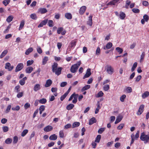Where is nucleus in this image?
I'll return each mask as SVG.
<instances>
[{"instance_id":"obj_5","label":"nucleus","mask_w":149,"mask_h":149,"mask_svg":"<svg viewBox=\"0 0 149 149\" xmlns=\"http://www.w3.org/2000/svg\"><path fill=\"white\" fill-rule=\"evenodd\" d=\"M24 66V64L23 63H19L16 67L15 72H17L20 71L23 69Z\"/></svg>"},{"instance_id":"obj_37","label":"nucleus","mask_w":149,"mask_h":149,"mask_svg":"<svg viewBox=\"0 0 149 149\" xmlns=\"http://www.w3.org/2000/svg\"><path fill=\"white\" fill-rule=\"evenodd\" d=\"M145 56V53L144 52H143L141 55V58L140 61V62H142Z\"/></svg>"},{"instance_id":"obj_7","label":"nucleus","mask_w":149,"mask_h":149,"mask_svg":"<svg viewBox=\"0 0 149 149\" xmlns=\"http://www.w3.org/2000/svg\"><path fill=\"white\" fill-rule=\"evenodd\" d=\"M120 0H113L109 2L107 4V6H108L109 5H114L115 4L118 2ZM107 6L105 8H107Z\"/></svg>"},{"instance_id":"obj_12","label":"nucleus","mask_w":149,"mask_h":149,"mask_svg":"<svg viewBox=\"0 0 149 149\" xmlns=\"http://www.w3.org/2000/svg\"><path fill=\"white\" fill-rule=\"evenodd\" d=\"M53 129V127L51 125H48L44 128V130L45 132H49Z\"/></svg>"},{"instance_id":"obj_41","label":"nucleus","mask_w":149,"mask_h":149,"mask_svg":"<svg viewBox=\"0 0 149 149\" xmlns=\"http://www.w3.org/2000/svg\"><path fill=\"white\" fill-rule=\"evenodd\" d=\"M10 0H4L3 1V3L5 6H6L10 2Z\"/></svg>"},{"instance_id":"obj_39","label":"nucleus","mask_w":149,"mask_h":149,"mask_svg":"<svg viewBox=\"0 0 149 149\" xmlns=\"http://www.w3.org/2000/svg\"><path fill=\"white\" fill-rule=\"evenodd\" d=\"M12 139L10 138H7L5 141V143L7 144H9L11 143Z\"/></svg>"},{"instance_id":"obj_35","label":"nucleus","mask_w":149,"mask_h":149,"mask_svg":"<svg viewBox=\"0 0 149 149\" xmlns=\"http://www.w3.org/2000/svg\"><path fill=\"white\" fill-rule=\"evenodd\" d=\"M34 62V61L33 60H29L27 61V66H29L32 65Z\"/></svg>"},{"instance_id":"obj_38","label":"nucleus","mask_w":149,"mask_h":149,"mask_svg":"<svg viewBox=\"0 0 149 149\" xmlns=\"http://www.w3.org/2000/svg\"><path fill=\"white\" fill-rule=\"evenodd\" d=\"M80 123L78 122H75L73 123L72 128H74L79 126L80 125Z\"/></svg>"},{"instance_id":"obj_60","label":"nucleus","mask_w":149,"mask_h":149,"mask_svg":"<svg viewBox=\"0 0 149 149\" xmlns=\"http://www.w3.org/2000/svg\"><path fill=\"white\" fill-rule=\"evenodd\" d=\"M30 107V104L28 103H26L24 105V107L25 109H27Z\"/></svg>"},{"instance_id":"obj_61","label":"nucleus","mask_w":149,"mask_h":149,"mask_svg":"<svg viewBox=\"0 0 149 149\" xmlns=\"http://www.w3.org/2000/svg\"><path fill=\"white\" fill-rule=\"evenodd\" d=\"M37 51L38 53L41 54L42 53V50L40 47H38L37 48Z\"/></svg>"},{"instance_id":"obj_27","label":"nucleus","mask_w":149,"mask_h":149,"mask_svg":"<svg viewBox=\"0 0 149 149\" xmlns=\"http://www.w3.org/2000/svg\"><path fill=\"white\" fill-rule=\"evenodd\" d=\"M13 18V17L12 15H9L6 19V21L8 23L12 21Z\"/></svg>"},{"instance_id":"obj_57","label":"nucleus","mask_w":149,"mask_h":149,"mask_svg":"<svg viewBox=\"0 0 149 149\" xmlns=\"http://www.w3.org/2000/svg\"><path fill=\"white\" fill-rule=\"evenodd\" d=\"M126 96L125 95H122L120 97V100L123 102L124 101V99L126 98Z\"/></svg>"},{"instance_id":"obj_6","label":"nucleus","mask_w":149,"mask_h":149,"mask_svg":"<svg viewBox=\"0 0 149 149\" xmlns=\"http://www.w3.org/2000/svg\"><path fill=\"white\" fill-rule=\"evenodd\" d=\"M144 106L143 105H141L139 108V110L137 113V114L138 115H140L143 111Z\"/></svg>"},{"instance_id":"obj_64","label":"nucleus","mask_w":149,"mask_h":149,"mask_svg":"<svg viewBox=\"0 0 149 149\" xmlns=\"http://www.w3.org/2000/svg\"><path fill=\"white\" fill-rule=\"evenodd\" d=\"M143 5L145 6H147L149 5V3L148 2L146 1H143L142 2Z\"/></svg>"},{"instance_id":"obj_58","label":"nucleus","mask_w":149,"mask_h":149,"mask_svg":"<svg viewBox=\"0 0 149 149\" xmlns=\"http://www.w3.org/2000/svg\"><path fill=\"white\" fill-rule=\"evenodd\" d=\"M126 92L128 93H130L132 91V89L131 87H128L126 89Z\"/></svg>"},{"instance_id":"obj_50","label":"nucleus","mask_w":149,"mask_h":149,"mask_svg":"<svg viewBox=\"0 0 149 149\" xmlns=\"http://www.w3.org/2000/svg\"><path fill=\"white\" fill-rule=\"evenodd\" d=\"M63 30V28L62 27H59L57 29V33L60 34Z\"/></svg>"},{"instance_id":"obj_44","label":"nucleus","mask_w":149,"mask_h":149,"mask_svg":"<svg viewBox=\"0 0 149 149\" xmlns=\"http://www.w3.org/2000/svg\"><path fill=\"white\" fill-rule=\"evenodd\" d=\"M48 25L49 26L52 27L54 25V23L52 20H50L48 22Z\"/></svg>"},{"instance_id":"obj_54","label":"nucleus","mask_w":149,"mask_h":149,"mask_svg":"<svg viewBox=\"0 0 149 149\" xmlns=\"http://www.w3.org/2000/svg\"><path fill=\"white\" fill-rule=\"evenodd\" d=\"M143 19H144L146 22H148L149 20V17L148 16L146 15H144L143 16Z\"/></svg>"},{"instance_id":"obj_17","label":"nucleus","mask_w":149,"mask_h":149,"mask_svg":"<svg viewBox=\"0 0 149 149\" xmlns=\"http://www.w3.org/2000/svg\"><path fill=\"white\" fill-rule=\"evenodd\" d=\"M123 116L121 115H119L117 117L116 119L115 122V123L116 124L120 122L123 118Z\"/></svg>"},{"instance_id":"obj_46","label":"nucleus","mask_w":149,"mask_h":149,"mask_svg":"<svg viewBox=\"0 0 149 149\" xmlns=\"http://www.w3.org/2000/svg\"><path fill=\"white\" fill-rule=\"evenodd\" d=\"M137 63L136 62H135L134 63L131 69V71L132 72L133 71L135 70V69L137 66Z\"/></svg>"},{"instance_id":"obj_55","label":"nucleus","mask_w":149,"mask_h":149,"mask_svg":"<svg viewBox=\"0 0 149 149\" xmlns=\"http://www.w3.org/2000/svg\"><path fill=\"white\" fill-rule=\"evenodd\" d=\"M100 53V49L99 47H97L96 52V54L97 55H98Z\"/></svg>"},{"instance_id":"obj_30","label":"nucleus","mask_w":149,"mask_h":149,"mask_svg":"<svg viewBox=\"0 0 149 149\" xmlns=\"http://www.w3.org/2000/svg\"><path fill=\"white\" fill-rule=\"evenodd\" d=\"M91 86L90 85H86L84 86L81 89V91L82 92H83L87 90L90 88Z\"/></svg>"},{"instance_id":"obj_20","label":"nucleus","mask_w":149,"mask_h":149,"mask_svg":"<svg viewBox=\"0 0 149 149\" xmlns=\"http://www.w3.org/2000/svg\"><path fill=\"white\" fill-rule=\"evenodd\" d=\"M119 17L121 19H125L126 17L125 14L123 12H120Z\"/></svg>"},{"instance_id":"obj_28","label":"nucleus","mask_w":149,"mask_h":149,"mask_svg":"<svg viewBox=\"0 0 149 149\" xmlns=\"http://www.w3.org/2000/svg\"><path fill=\"white\" fill-rule=\"evenodd\" d=\"M48 60V57L47 56H44L42 59V64L43 65H45L47 63Z\"/></svg>"},{"instance_id":"obj_22","label":"nucleus","mask_w":149,"mask_h":149,"mask_svg":"<svg viewBox=\"0 0 149 149\" xmlns=\"http://www.w3.org/2000/svg\"><path fill=\"white\" fill-rule=\"evenodd\" d=\"M57 138V136L55 134H54L50 136L49 139L50 140L54 141L56 140Z\"/></svg>"},{"instance_id":"obj_32","label":"nucleus","mask_w":149,"mask_h":149,"mask_svg":"<svg viewBox=\"0 0 149 149\" xmlns=\"http://www.w3.org/2000/svg\"><path fill=\"white\" fill-rule=\"evenodd\" d=\"M74 105L72 104H70L68 105L66 107V109L68 110H70L72 109L74 107Z\"/></svg>"},{"instance_id":"obj_14","label":"nucleus","mask_w":149,"mask_h":149,"mask_svg":"<svg viewBox=\"0 0 149 149\" xmlns=\"http://www.w3.org/2000/svg\"><path fill=\"white\" fill-rule=\"evenodd\" d=\"M77 42V40L75 39L72 40L70 42V47L72 49L74 48L76 45Z\"/></svg>"},{"instance_id":"obj_8","label":"nucleus","mask_w":149,"mask_h":149,"mask_svg":"<svg viewBox=\"0 0 149 149\" xmlns=\"http://www.w3.org/2000/svg\"><path fill=\"white\" fill-rule=\"evenodd\" d=\"M13 68V66H11L10 64L9 63H7L6 64L5 68L8 69L9 71H11Z\"/></svg>"},{"instance_id":"obj_24","label":"nucleus","mask_w":149,"mask_h":149,"mask_svg":"<svg viewBox=\"0 0 149 149\" xmlns=\"http://www.w3.org/2000/svg\"><path fill=\"white\" fill-rule=\"evenodd\" d=\"M100 103L99 102H98L97 103V107L96 108L95 111V113L97 114L99 112V109H100L101 107L100 106Z\"/></svg>"},{"instance_id":"obj_36","label":"nucleus","mask_w":149,"mask_h":149,"mask_svg":"<svg viewBox=\"0 0 149 149\" xmlns=\"http://www.w3.org/2000/svg\"><path fill=\"white\" fill-rule=\"evenodd\" d=\"M39 102L41 104H44L47 102V100L45 98H42L39 100Z\"/></svg>"},{"instance_id":"obj_52","label":"nucleus","mask_w":149,"mask_h":149,"mask_svg":"<svg viewBox=\"0 0 149 149\" xmlns=\"http://www.w3.org/2000/svg\"><path fill=\"white\" fill-rule=\"evenodd\" d=\"M18 141V137L17 136H15L13 138V143L14 144L16 143Z\"/></svg>"},{"instance_id":"obj_49","label":"nucleus","mask_w":149,"mask_h":149,"mask_svg":"<svg viewBox=\"0 0 149 149\" xmlns=\"http://www.w3.org/2000/svg\"><path fill=\"white\" fill-rule=\"evenodd\" d=\"M68 95V93H65L64 94H63L62 96L60 98V100L61 101H63L64 100V99Z\"/></svg>"},{"instance_id":"obj_19","label":"nucleus","mask_w":149,"mask_h":149,"mask_svg":"<svg viewBox=\"0 0 149 149\" xmlns=\"http://www.w3.org/2000/svg\"><path fill=\"white\" fill-rule=\"evenodd\" d=\"M96 122V120L94 117L91 118L89 120V124L91 125Z\"/></svg>"},{"instance_id":"obj_1","label":"nucleus","mask_w":149,"mask_h":149,"mask_svg":"<svg viewBox=\"0 0 149 149\" xmlns=\"http://www.w3.org/2000/svg\"><path fill=\"white\" fill-rule=\"evenodd\" d=\"M58 64L57 63H54L52 66V71L53 72L55 73L56 74H60L63 69L62 67H58Z\"/></svg>"},{"instance_id":"obj_43","label":"nucleus","mask_w":149,"mask_h":149,"mask_svg":"<svg viewBox=\"0 0 149 149\" xmlns=\"http://www.w3.org/2000/svg\"><path fill=\"white\" fill-rule=\"evenodd\" d=\"M116 49L119 54L122 53L123 51V49L119 47H117Z\"/></svg>"},{"instance_id":"obj_10","label":"nucleus","mask_w":149,"mask_h":149,"mask_svg":"<svg viewBox=\"0 0 149 149\" xmlns=\"http://www.w3.org/2000/svg\"><path fill=\"white\" fill-rule=\"evenodd\" d=\"M47 11L46 8H40L38 9V13H40L41 14H44L47 12Z\"/></svg>"},{"instance_id":"obj_59","label":"nucleus","mask_w":149,"mask_h":149,"mask_svg":"<svg viewBox=\"0 0 149 149\" xmlns=\"http://www.w3.org/2000/svg\"><path fill=\"white\" fill-rule=\"evenodd\" d=\"M124 126V124L122 123L117 128L119 130L122 129Z\"/></svg>"},{"instance_id":"obj_16","label":"nucleus","mask_w":149,"mask_h":149,"mask_svg":"<svg viewBox=\"0 0 149 149\" xmlns=\"http://www.w3.org/2000/svg\"><path fill=\"white\" fill-rule=\"evenodd\" d=\"M33 68L32 67L29 66L26 68L25 71L26 73L29 74L33 71Z\"/></svg>"},{"instance_id":"obj_34","label":"nucleus","mask_w":149,"mask_h":149,"mask_svg":"<svg viewBox=\"0 0 149 149\" xmlns=\"http://www.w3.org/2000/svg\"><path fill=\"white\" fill-rule=\"evenodd\" d=\"M78 96V94H76V95H75V96H74V98H73V100H72V102L74 104H75L77 101V98Z\"/></svg>"},{"instance_id":"obj_45","label":"nucleus","mask_w":149,"mask_h":149,"mask_svg":"<svg viewBox=\"0 0 149 149\" xmlns=\"http://www.w3.org/2000/svg\"><path fill=\"white\" fill-rule=\"evenodd\" d=\"M101 138V135H100V134L98 135L97 136L96 138V139L95 141L96 142H97V143H99L100 141Z\"/></svg>"},{"instance_id":"obj_18","label":"nucleus","mask_w":149,"mask_h":149,"mask_svg":"<svg viewBox=\"0 0 149 149\" xmlns=\"http://www.w3.org/2000/svg\"><path fill=\"white\" fill-rule=\"evenodd\" d=\"M113 46L112 43L111 42H109L107 44L106 47L104 48V49H109L111 48Z\"/></svg>"},{"instance_id":"obj_3","label":"nucleus","mask_w":149,"mask_h":149,"mask_svg":"<svg viewBox=\"0 0 149 149\" xmlns=\"http://www.w3.org/2000/svg\"><path fill=\"white\" fill-rule=\"evenodd\" d=\"M81 61H79L77 63L72 65L70 68L71 72L72 73H74L76 72L78 68L81 65Z\"/></svg>"},{"instance_id":"obj_23","label":"nucleus","mask_w":149,"mask_h":149,"mask_svg":"<svg viewBox=\"0 0 149 149\" xmlns=\"http://www.w3.org/2000/svg\"><path fill=\"white\" fill-rule=\"evenodd\" d=\"M40 89V85L39 84H36L34 87L33 90L35 91H37Z\"/></svg>"},{"instance_id":"obj_51","label":"nucleus","mask_w":149,"mask_h":149,"mask_svg":"<svg viewBox=\"0 0 149 149\" xmlns=\"http://www.w3.org/2000/svg\"><path fill=\"white\" fill-rule=\"evenodd\" d=\"M109 88V85L107 84L104 85L103 87L104 90L105 91H107Z\"/></svg>"},{"instance_id":"obj_4","label":"nucleus","mask_w":149,"mask_h":149,"mask_svg":"<svg viewBox=\"0 0 149 149\" xmlns=\"http://www.w3.org/2000/svg\"><path fill=\"white\" fill-rule=\"evenodd\" d=\"M106 69L107 73L110 74L113 73L114 71L113 68L109 65H107L106 66Z\"/></svg>"},{"instance_id":"obj_62","label":"nucleus","mask_w":149,"mask_h":149,"mask_svg":"<svg viewBox=\"0 0 149 149\" xmlns=\"http://www.w3.org/2000/svg\"><path fill=\"white\" fill-rule=\"evenodd\" d=\"M11 105H9L7 108L6 111V113H7L8 112H9L10 109L11 108Z\"/></svg>"},{"instance_id":"obj_33","label":"nucleus","mask_w":149,"mask_h":149,"mask_svg":"<svg viewBox=\"0 0 149 149\" xmlns=\"http://www.w3.org/2000/svg\"><path fill=\"white\" fill-rule=\"evenodd\" d=\"M104 95L102 91H99L98 94L95 95L96 97H102Z\"/></svg>"},{"instance_id":"obj_9","label":"nucleus","mask_w":149,"mask_h":149,"mask_svg":"<svg viewBox=\"0 0 149 149\" xmlns=\"http://www.w3.org/2000/svg\"><path fill=\"white\" fill-rule=\"evenodd\" d=\"M86 9V6H82L80 9L79 11V13L81 15H83L85 12Z\"/></svg>"},{"instance_id":"obj_42","label":"nucleus","mask_w":149,"mask_h":149,"mask_svg":"<svg viewBox=\"0 0 149 149\" xmlns=\"http://www.w3.org/2000/svg\"><path fill=\"white\" fill-rule=\"evenodd\" d=\"M28 131L27 129L24 130H23L21 134L22 136H24L28 132Z\"/></svg>"},{"instance_id":"obj_53","label":"nucleus","mask_w":149,"mask_h":149,"mask_svg":"<svg viewBox=\"0 0 149 149\" xmlns=\"http://www.w3.org/2000/svg\"><path fill=\"white\" fill-rule=\"evenodd\" d=\"M105 128H101L99 129L98 130V132L99 134H102L105 130Z\"/></svg>"},{"instance_id":"obj_26","label":"nucleus","mask_w":149,"mask_h":149,"mask_svg":"<svg viewBox=\"0 0 149 149\" xmlns=\"http://www.w3.org/2000/svg\"><path fill=\"white\" fill-rule=\"evenodd\" d=\"M149 95V92L146 91L142 95V97L143 99H145Z\"/></svg>"},{"instance_id":"obj_11","label":"nucleus","mask_w":149,"mask_h":149,"mask_svg":"<svg viewBox=\"0 0 149 149\" xmlns=\"http://www.w3.org/2000/svg\"><path fill=\"white\" fill-rule=\"evenodd\" d=\"M47 19H45L44 20L42 21L40 24L38 26V28L42 27L44 25H45L46 24L47 22Z\"/></svg>"},{"instance_id":"obj_13","label":"nucleus","mask_w":149,"mask_h":149,"mask_svg":"<svg viewBox=\"0 0 149 149\" xmlns=\"http://www.w3.org/2000/svg\"><path fill=\"white\" fill-rule=\"evenodd\" d=\"M92 17V16L90 15L89 16L88 20L87 22V24L89 25L90 26H92L93 24Z\"/></svg>"},{"instance_id":"obj_56","label":"nucleus","mask_w":149,"mask_h":149,"mask_svg":"<svg viewBox=\"0 0 149 149\" xmlns=\"http://www.w3.org/2000/svg\"><path fill=\"white\" fill-rule=\"evenodd\" d=\"M64 133L63 130L60 131L59 132V136L60 138H63L64 137Z\"/></svg>"},{"instance_id":"obj_15","label":"nucleus","mask_w":149,"mask_h":149,"mask_svg":"<svg viewBox=\"0 0 149 149\" xmlns=\"http://www.w3.org/2000/svg\"><path fill=\"white\" fill-rule=\"evenodd\" d=\"M52 83V81L50 79H48L47 81L45 86L46 87H48L51 86Z\"/></svg>"},{"instance_id":"obj_25","label":"nucleus","mask_w":149,"mask_h":149,"mask_svg":"<svg viewBox=\"0 0 149 149\" xmlns=\"http://www.w3.org/2000/svg\"><path fill=\"white\" fill-rule=\"evenodd\" d=\"M8 52V51L7 49L3 51L0 56V58H2L7 54Z\"/></svg>"},{"instance_id":"obj_29","label":"nucleus","mask_w":149,"mask_h":149,"mask_svg":"<svg viewBox=\"0 0 149 149\" xmlns=\"http://www.w3.org/2000/svg\"><path fill=\"white\" fill-rule=\"evenodd\" d=\"M25 24L24 21V20H22L20 24V25L19 28V30H20L23 27Z\"/></svg>"},{"instance_id":"obj_40","label":"nucleus","mask_w":149,"mask_h":149,"mask_svg":"<svg viewBox=\"0 0 149 149\" xmlns=\"http://www.w3.org/2000/svg\"><path fill=\"white\" fill-rule=\"evenodd\" d=\"M2 129L4 132H8L9 130V128L7 126H4L2 127Z\"/></svg>"},{"instance_id":"obj_21","label":"nucleus","mask_w":149,"mask_h":149,"mask_svg":"<svg viewBox=\"0 0 149 149\" xmlns=\"http://www.w3.org/2000/svg\"><path fill=\"white\" fill-rule=\"evenodd\" d=\"M65 17L68 19H71L72 18L71 14L69 13H66L65 14Z\"/></svg>"},{"instance_id":"obj_47","label":"nucleus","mask_w":149,"mask_h":149,"mask_svg":"<svg viewBox=\"0 0 149 149\" xmlns=\"http://www.w3.org/2000/svg\"><path fill=\"white\" fill-rule=\"evenodd\" d=\"M132 12L135 13H138L140 12V10L138 8H134L132 9Z\"/></svg>"},{"instance_id":"obj_2","label":"nucleus","mask_w":149,"mask_h":149,"mask_svg":"<svg viewBox=\"0 0 149 149\" xmlns=\"http://www.w3.org/2000/svg\"><path fill=\"white\" fill-rule=\"evenodd\" d=\"M140 139L142 141H144L145 143H146L149 141V135H146L144 132H142L141 133Z\"/></svg>"},{"instance_id":"obj_48","label":"nucleus","mask_w":149,"mask_h":149,"mask_svg":"<svg viewBox=\"0 0 149 149\" xmlns=\"http://www.w3.org/2000/svg\"><path fill=\"white\" fill-rule=\"evenodd\" d=\"M30 17L32 19H37V17L35 13L32 14L30 15Z\"/></svg>"},{"instance_id":"obj_31","label":"nucleus","mask_w":149,"mask_h":149,"mask_svg":"<svg viewBox=\"0 0 149 149\" xmlns=\"http://www.w3.org/2000/svg\"><path fill=\"white\" fill-rule=\"evenodd\" d=\"M33 50L32 47H30L26 51L25 54L26 55H29L31 52H32Z\"/></svg>"},{"instance_id":"obj_63","label":"nucleus","mask_w":149,"mask_h":149,"mask_svg":"<svg viewBox=\"0 0 149 149\" xmlns=\"http://www.w3.org/2000/svg\"><path fill=\"white\" fill-rule=\"evenodd\" d=\"M71 126V124L70 123H68V124H67L66 125H65L64 126V129H67L68 128H70Z\"/></svg>"}]
</instances>
